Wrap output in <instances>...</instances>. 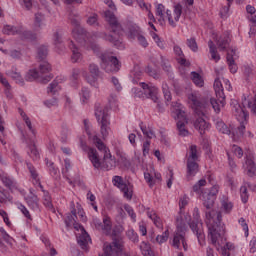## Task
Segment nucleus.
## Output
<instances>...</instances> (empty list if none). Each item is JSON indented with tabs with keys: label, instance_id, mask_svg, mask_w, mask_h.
<instances>
[{
	"label": "nucleus",
	"instance_id": "de8ad7c7",
	"mask_svg": "<svg viewBox=\"0 0 256 256\" xmlns=\"http://www.w3.org/2000/svg\"><path fill=\"white\" fill-rule=\"evenodd\" d=\"M108 103L112 109H117V107H119V105L117 104L118 103L117 94L111 93L108 98Z\"/></svg>",
	"mask_w": 256,
	"mask_h": 256
},
{
	"label": "nucleus",
	"instance_id": "79ce46f5",
	"mask_svg": "<svg viewBox=\"0 0 256 256\" xmlns=\"http://www.w3.org/2000/svg\"><path fill=\"white\" fill-rule=\"evenodd\" d=\"M19 113H20L23 121H25V124L27 125L29 131H31V133H33V135H35V130L33 129V126L31 124V119H29L27 117V114L23 110L19 109Z\"/></svg>",
	"mask_w": 256,
	"mask_h": 256
},
{
	"label": "nucleus",
	"instance_id": "423d86ee",
	"mask_svg": "<svg viewBox=\"0 0 256 256\" xmlns=\"http://www.w3.org/2000/svg\"><path fill=\"white\" fill-rule=\"evenodd\" d=\"M214 91L216 98H210V105L216 113L221 112V107H225V92L223 91V84L219 78L214 81Z\"/></svg>",
	"mask_w": 256,
	"mask_h": 256
},
{
	"label": "nucleus",
	"instance_id": "c85d7f7f",
	"mask_svg": "<svg viewBox=\"0 0 256 256\" xmlns=\"http://www.w3.org/2000/svg\"><path fill=\"white\" fill-rule=\"evenodd\" d=\"M2 33H4V35H21L23 31L19 27L5 25L4 28L2 29Z\"/></svg>",
	"mask_w": 256,
	"mask_h": 256
},
{
	"label": "nucleus",
	"instance_id": "6e6552de",
	"mask_svg": "<svg viewBox=\"0 0 256 256\" xmlns=\"http://www.w3.org/2000/svg\"><path fill=\"white\" fill-rule=\"evenodd\" d=\"M100 59L101 69L106 71V73H117L121 69V62L115 56L104 53L101 54Z\"/></svg>",
	"mask_w": 256,
	"mask_h": 256
},
{
	"label": "nucleus",
	"instance_id": "aec40b11",
	"mask_svg": "<svg viewBox=\"0 0 256 256\" xmlns=\"http://www.w3.org/2000/svg\"><path fill=\"white\" fill-rule=\"evenodd\" d=\"M89 72H90L92 78H87V81L90 85H95V83H97V79H99V75H101L99 66H97V64H90Z\"/></svg>",
	"mask_w": 256,
	"mask_h": 256
},
{
	"label": "nucleus",
	"instance_id": "1a4fd4ad",
	"mask_svg": "<svg viewBox=\"0 0 256 256\" xmlns=\"http://www.w3.org/2000/svg\"><path fill=\"white\" fill-rule=\"evenodd\" d=\"M193 217L196 222H191L189 227L192 232L196 234L199 245H203V243H205V230L203 229V222L199 221L201 214L197 207L194 208Z\"/></svg>",
	"mask_w": 256,
	"mask_h": 256
},
{
	"label": "nucleus",
	"instance_id": "4be33fe9",
	"mask_svg": "<svg viewBox=\"0 0 256 256\" xmlns=\"http://www.w3.org/2000/svg\"><path fill=\"white\" fill-rule=\"evenodd\" d=\"M25 201L27 205L34 211L39 209V197H37L36 194L33 193V189H30V194L25 198Z\"/></svg>",
	"mask_w": 256,
	"mask_h": 256
},
{
	"label": "nucleus",
	"instance_id": "5fc2aeb1",
	"mask_svg": "<svg viewBox=\"0 0 256 256\" xmlns=\"http://www.w3.org/2000/svg\"><path fill=\"white\" fill-rule=\"evenodd\" d=\"M59 89V82L54 80L52 83L49 84L47 93H52V95H55Z\"/></svg>",
	"mask_w": 256,
	"mask_h": 256
},
{
	"label": "nucleus",
	"instance_id": "f257e3e1",
	"mask_svg": "<svg viewBox=\"0 0 256 256\" xmlns=\"http://www.w3.org/2000/svg\"><path fill=\"white\" fill-rule=\"evenodd\" d=\"M217 193H219V186H213L209 192L202 193L203 207L207 209L205 211V223L208 227V233L211 237V243L217 247L219 239L225 237V224L221 221V212L213 210L215 200L217 199Z\"/></svg>",
	"mask_w": 256,
	"mask_h": 256
},
{
	"label": "nucleus",
	"instance_id": "4468645a",
	"mask_svg": "<svg viewBox=\"0 0 256 256\" xmlns=\"http://www.w3.org/2000/svg\"><path fill=\"white\" fill-rule=\"evenodd\" d=\"M183 13V6L181 4H176L174 6V12L171 13L170 10L166 11V15L168 17V23L171 27H177V22L181 19V15Z\"/></svg>",
	"mask_w": 256,
	"mask_h": 256
},
{
	"label": "nucleus",
	"instance_id": "c756f323",
	"mask_svg": "<svg viewBox=\"0 0 256 256\" xmlns=\"http://www.w3.org/2000/svg\"><path fill=\"white\" fill-rule=\"evenodd\" d=\"M233 55H235V50H231V53H227V63L230 72L237 73V64H235V59H233Z\"/></svg>",
	"mask_w": 256,
	"mask_h": 256
},
{
	"label": "nucleus",
	"instance_id": "864d4df0",
	"mask_svg": "<svg viewBox=\"0 0 256 256\" xmlns=\"http://www.w3.org/2000/svg\"><path fill=\"white\" fill-rule=\"evenodd\" d=\"M222 205V211L225 213H231V209H233V203H231L229 200H223L221 202Z\"/></svg>",
	"mask_w": 256,
	"mask_h": 256
},
{
	"label": "nucleus",
	"instance_id": "3c124183",
	"mask_svg": "<svg viewBox=\"0 0 256 256\" xmlns=\"http://www.w3.org/2000/svg\"><path fill=\"white\" fill-rule=\"evenodd\" d=\"M207 185V180L201 179L193 186L194 193H200L201 187H205Z\"/></svg>",
	"mask_w": 256,
	"mask_h": 256
},
{
	"label": "nucleus",
	"instance_id": "bb28decb",
	"mask_svg": "<svg viewBox=\"0 0 256 256\" xmlns=\"http://www.w3.org/2000/svg\"><path fill=\"white\" fill-rule=\"evenodd\" d=\"M187 221H185V218H183V214L180 213L176 217V231H179L180 233L187 232Z\"/></svg>",
	"mask_w": 256,
	"mask_h": 256
},
{
	"label": "nucleus",
	"instance_id": "39448f33",
	"mask_svg": "<svg viewBox=\"0 0 256 256\" xmlns=\"http://www.w3.org/2000/svg\"><path fill=\"white\" fill-rule=\"evenodd\" d=\"M173 110V118L178 119L177 129L178 133L181 137H187L189 135V130L185 128L187 125V115L185 111L181 109V105L179 103H172Z\"/></svg>",
	"mask_w": 256,
	"mask_h": 256
},
{
	"label": "nucleus",
	"instance_id": "f704fd0d",
	"mask_svg": "<svg viewBox=\"0 0 256 256\" xmlns=\"http://www.w3.org/2000/svg\"><path fill=\"white\" fill-rule=\"evenodd\" d=\"M50 72H51V64H49V62L44 61L39 64L38 73H40L42 77H46V75H49Z\"/></svg>",
	"mask_w": 256,
	"mask_h": 256
},
{
	"label": "nucleus",
	"instance_id": "ea45409f",
	"mask_svg": "<svg viewBox=\"0 0 256 256\" xmlns=\"http://www.w3.org/2000/svg\"><path fill=\"white\" fill-rule=\"evenodd\" d=\"M149 219L153 220V223L158 229H163V222L161 221V218L157 216L155 212H149L148 213Z\"/></svg>",
	"mask_w": 256,
	"mask_h": 256
},
{
	"label": "nucleus",
	"instance_id": "9d476101",
	"mask_svg": "<svg viewBox=\"0 0 256 256\" xmlns=\"http://www.w3.org/2000/svg\"><path fill=\"white\" fill-rule=\"evenodd\" d=\"M242 105L243 107H241V105L239 104H236L234 105V109L236 115H239V117L244 119L243 123H245L246 125L249 113L245 110V107H248V109H250V113H252V115H255L256 117V96L251 101H247V98H244V100L242 101Z\"/></svg>",
	"mask_w": 256,
	"mask_h": 256
},
{
	"label": "nucleus",
	"instance_id": "37998d69",
	"mask_svg": "<svg viewBox=\"0 0 256 256\" xmlns=\"http://www.w3.org/2000/svg\"><path fill=\"white\" fill-rule=\"evenodd\" d=\"M162 91H163L165 101L169 103V101H171L172 99V96H171V91L169 90V84H167V82L162 83Z\"/></svg>",
	"mask_w": 256,
	"mask_h": 256
},
{
	"label": "nucleus",
	"instance_id": "9b49d317",
	"mask_svg": "<svg viewBox=\"0 0 256 256\" xmlns=\"http://www.w3.org/2000/svg\"><path fill=\"white\" fill-rule=\"evenodd\" d=\"M95 117L101 125V135L102 137H107L109 135V119L107 114V108L100 105L95 107Z\"/></svg>",
	"mask_w": 256,
	"mask_h": 256
},
{
	"label": "nucleus",
	"instance_id": "09e8293b",
	"mask_svg": "<svg viewBox=\"0 0 256 256\" xmlns=\"http://www.w3.org/2000/svg\"><path fill=\"white\" fill-rule=\"evenodd\" d=\"M167 239H169V230H166L165 232L162 233V235H157L156 236V243H159V245L166 243Z\"/></svg>",
	"mask_w": 256,
	"mask_h": 256
},
{
	"label": "nucleus",
	"instance_id": "e433bc0d",
	"mask_svg": "<svg viewBox=\"0 0 256 256\" xmlns=\"http://www.w3.org/2000/svg\"><path fill=\"white\" fill-rule=\"evenodd\" d=\"M0 179H1L4 187H7V189H9L10 191H13V189L15 187V181L13 179H11L7 175L1 176Z\"/></svg>",
	"mask_w": 256,
	"mask_h": 256
},
{
	"label": "nucleus",
	"instance_id": "412c9836",
	"mask_svg": "<svg viewBox=\"0 0 256 256\" xmlns=\"http://www.w3.org/2000/svg\"><path fill=\"white\" fill-rule=\"evenodd\" d=\"M186 169H187V172H186L187 179H191V177H195V175L199 173V164L195 161L187 160Z\"/></svg>",
	"mask_w": 256,
	"mask_h": 256
},
{
	"label": "nucleus",
	"instance_id": "a18cd8bd",
	"mask_svg": "<svg viewBox=\"0 0 256 256\" xmlns=\"http://www.w3.org/2000/svg\"><path fill=\"white\" fill-rule=\"evenodd\" d=\"M26 165L32 179H34V181H39V174L37 173V169H35V166H33V164L29 162H26Z\"/></svg>",
	"mask_w": 256,
	"mask_h": 256
},
{
	"label": "nucleus",
	"instance_id": "7ed1b4c3",
	"mask_svg": "<svg viewBox=\"0 0 256 256\" xmlns=\"http://www.w3.org/2000/svg\"><path fill=\"white\" fill-rule=\"evenodd\" d=\"M104 17L110 25L111 33H114V34L107 35V33H100L99 37H101L105 41H109L110 43H113L114 47H118V48L121 47L120 37L121 35H123V27L121 26L119 21H117V17H115V14H113V12L109 10L105 11Z\"/></svg>",
	"mask_w": 256,
	"mask_h": 256
},
{
	"label": "nucleus",
	"instance_id": "7c9ffc66",
	"mask_svg": "<svg viewBox=\"0 0 256 256\" xmlns=\"http://www.w3.org/2000/svg\"><path fill=\"white\" fill-rule=\"evenodd\" d=\"M47 55H49V47L46 45H40L37 48V59L44 61V59H47Z\"/></svg>",
	"mask_w": 256,
	"mask_h": 256
},
{
	"label": "nucleus",
	"instance_id": "a211bd4d",
	"mask_svg": "<svg viewBox=\"0 0 256 256\" xmlns=\"http://www.w3.org/2000/svg\"><path fill=\"white\" fill-rule=\"evenodd\" d=\"M81 234L77 238V243L84 251H89V243H91V236L81 227Z\"/></svg>",
	"mask_w": 256,
	"mask_h": 256
},
{
	"label": "nucleus",
	"instance_id": "0e129e2a",
	"mask_svg": "<svg viewBox=\"0 0 256 256\" xmlns=\"http://www.w3.org/2000/svg\"><path fill=\"white\" fill-rule=\"evenodd\" d=\"M232 151H233L234 155H236V157H238V159H241V157H243V149H241V147L234 145L232 147Z\"/></svg>",
	"mask_w": 256,
	"mask_h": 256
},
{
	"label": "nucleus",
	"instance_id": "c9c22d12",
	"mask_svg": "<svg viewBox=\"0 0 256 256\" xmlns=\"http://www.w3.org/2000/svg\"><path fill=\"white\" fill-rule=\"evenodd\" d=\"M208 47L210 49L211 57L214 61H219L221 59V56L217 53V46H215V43H213V40L208 41Z\"/></svg>",
	"mask_w": 256,
	"mask_h": 256
},
{
	"label": "nucleus",
	"instance_id": "f03ea898",
	"mask_svg": "<svg viewBox=\"0 0 256 256\" xmlns=\"http://www.w3.org/2000/svg\"><path fill=\"white\" fill-rule=\"evenodd\" d=\"M92 141L97 147L98 151H101L104 154L103 160L101 161L97 149H90L88 153L89 161L92 163L94 169H101L102 171H111L112 169H115L117 162L115 161V158L111 155L109 148L105 146V143H103L101 138L97 137V135H94L92 137Z\"/></svg>",
	"mask_w": 256,
	"mask_h": 256
},
{
	"label": "nucleus",
	"instance_id": "e2e57ef3",
	"mask_svg": "<svg viewBox=\"0 0 256 256\" xmlns=\"http://www.w3.org/2000/svg\"><path fill=\"white\" fill-rule=\"evenodd\" d=\"M81 97H82V101L83 103H85V101L89 100L90 97V92L88 88L83 87L80 93Z\"/></svg>",
	"mask_w": 256,
	"mask_h": 256
},
{
	"label": "nucleus",
	"instance_id": "338daca9",
	"mask_svg": "<svg viewBox=\"0 0 256 256\" xmlns=\"http://www.w3.org/2000/svg\"><path fill=\"white\" fill-rule=\"evenodd\" d=\"M124 209L128 213V215L131 217V219H135L137 217V215L135 214V211L130 205L128 204L124 205Z\"/></svg>",
	"mask_w": 256,
	"mask_h": 256
},
{
	"label": "nucleus",
	"instance_id": "c03bdc74",
	"mask_svg": "<svg viewBox=\"0 0 256 256\" xmlns=\"http://www.w3.org/2000/svg\"><path fill=\"white\" fill-rule=\"evenodd\" d=\"M86 23L91 27H99V15L95 13L92 14L91 16L88 17Z\"/></svg>",
	"mask_w": 256,
	"mask_h": 256
},
{
	"label": "nucleus",
	"instance_id": "393cba45",
	"mask_svg": "<svg viewBox=\"0 0 256 256\" xmlns=\"http://www.w3.org/2000/svg\"><path fill=\"white\" fill-rule=\"evenodd\" d=\"M246 169L248 177H256V165L251 156L246 157Z\"/></svg>",
	"mask_w": 256,
	"mask_h": 256
},
{
	"label": "nucleus",
	"instance_id": "0eeeda50",
	"mask_svg": "<svg viewBox=\"0 0 256 256\" xmlns=\"http://www.w3.org/2000/svg\"><path fill=\"white\" fill-rule=\"evenodd\" d=\"M216 129L220 133H223V135L232 134L233 141H241V139H243V135H245V122H241L237 128L232 129L231 133V129L227 127V124L220 120L216 122Z\"/></svg>",
	"mask_w": 256,
	"mask_h": 256
},
{
	"label": "nucleus",
	"instance_id": "f3484780",
	"mask_svg": "<svg viewBox=\"0 0 256 256\" xmlns=\"http://www.w3.org/2000/svg\"><path fill=\"white\" fill-rule=\"evenodd\" d=\"M121 253L119 240L114 239L112 243L104 245V256H112Z\"/></svg>",
	"mask_w": 256,
	"mask_h": 256
},
{
	"label": "nucleus",
	"instance_id": "ddd939ff",
	"mask_svg": "<svg viewBox=\"0 0 256 256\" xmlns=\"http://www.w3.org/2000/svg\"><path fill=\"white\" fill-rule=\"evenodd\" d=\"M69 19H70V22H71V25H73L74 27L77 28V32L75 30H73V33H74V39L76 41H79L81 43V39L83 41H85V33H87L85 31V29L83 28H80V25H81V16H79V14L77 13H70L69 15Z\"/></svg>",
	"mask_w": 256,
	"mask_h": 256
},
{
	"label": "nucleus",
	"instance_id": "b1692460",
	"mask_svg": "<svg viewBox=\"0 0 256 256\" xmlns=\"http://www.w3.org/2000/svg\"><path fill=\"white\" fill-rule=\"evenodd\" d=\"M69 47L72 52V56H71L72 63H79V61L83 59V55L81 54V51L79 50V48H77V46L73 41L70 42Z\"/></svg>",
	"mask_w": 256,
	"mask_h": 256
},
{
	"label": "nucleus",
	"instance_id": "603ef678",
	"mask_svg": "<svg viewBox=\"0 0 256 256\" xmlns=\"http://www.w3.org/2000/svg\"><path fill=\"white\" fill-rule=\"evenodd\" d=\"M53 41H54V45H56V47H59V45L63 43V33L59 31L55 32L53 35Z\"/></svg>",
	"mask_w": 256,
	"mask_h": 256
},
{
	"label": "nucleus",
	"instance_id": "052dcab7",
	"mask_svg": "<svg viewBox=\"0 0 256 256\" xmlns=\"http://www.w3.org/2000/svg\"><path fill=\"white\" fill-rule=\"evenodd\" d=\"M141 131L143 135H145L148 139H153L155 137V132L153 130L148 129L147 127H141Z\"/></svg>",
	"mask_w": 256,
	"mask_h": 256
},
{
	"label": "nucleus",
	"instance_id": "2f4dec72",
	"mask_svg": "<svg viewBox=\"0 0 256 256\" xmlns=\"http://www.w3.org/2000/svg\"><path fill=\"white\" fill-rule=\"evenodd\" d=\"M28 155L33 159V161H37L39 159V151L37 150V146H35V142L31 141L30 144H28Z\"/></svg>",
	"mask_w": 256,
	"mask_h": 256
},
{
	"label": "nucleus",
	"instance_id": "a878e982",
	"mask_svg": "<svg viewBox=\"0 0 256 256\" xmlns=\"http://www.w3.org/2000/svg\"><path fill=\"white\" fill-rule=\"evenodd\" d=\"M143 33L141 30V27H139L137 24H131L128 27V38L129 39H137L138 36H140Z\"/></svg>",
	"mask_w": 256,
	"mask_h": 256
},
{
	"label": "nucleus",
	"instance_id": "8fccbe9b",
	"mask_svg": "<svg viewBox=\"0 0 256 256\" xmlns=\"http://www.w3.org/2000/svg\"><path fill=\"white\" fill-rule=\"evenodd\" d=\"M186 43L189 49H191V51H193L194 53H197V51L199 50V47L197 46V41L195 40V38L187 39Z\"/></svg>",
	"mask_w": 256,
	"mask_h": 256
},
{
	"label": "nucleus",
	"instance_id": "a19ab883",
	"mask_svg": "<svg viewBox=\"0 0 256 256\" xmlns=\"http://www.w3.org/2000/svg\"><path fill=\"white\" fill-rule=\"evenodd\" d=\"M140 249L142 251V255L144 256H155V254H153V250H151V245H149L147 242H142Z\"/></svg>",
	"mask_w": 256,
	"mask_h": 256
},
{
	"label": "nucleus",
	"instance_id": "dca6fc26",
	"mask_svg": "<svg viewBox=\"0 0 256 256\" xmlns=\"http://www.w3.org/2000/svg\"><path fill=\"white\" fill-rule=\"evenodd\" d=\"M112 183L115 187H118V189L122 191L126 199L131 200L133 198V192L129 191V187H127V184L123 182V177L114 176L112 179Z\"/></svg>",
	"mask_w": 256,
	"mask_h": 256
},
{
	"label": "nucleus",
	"instance_id": "cd10ccee",
	"mask_svg": "<svg viewBox=\"0 0 256 256\" xmlns=\"http://www.w3.org/2000/svg\"><path fill=\"white\" fill-rule=\"evenodd\" d=\"M43 21H45V14L38 12L34 16V31H41L43 29Z\"/></svg>",
	"mask_w": 256,
	"mask_h": 256
},
{
	"label": "nucleus",
	"instance_id": "20e7f679",
	"mask_svg": "<svg viewBox=\"0 0 256 256\" xmlns=\"http://www.w3.org/2000/svg\"><path fill=\"white\" fill-rule=\"evenodd\" d=\"M188 100L191 102L192 109L198 118L194 122L195 129L200 133V135H205L206 131H209L211 125L205 121V107L206 104H203L199 97L195 94H190Z\"/></svg>",
	"mask_w": 256,
	"mask_h": 256
},
{
	"label": "nucleus",
	"instance_id": "473e14b6",
	"mask_svg": "<svg viewBox=\"0 0 256 256\" xmlns=\"http://www.w3.org/2000/svg\"><path fill=\"white\" fill-rule=\"evenodd\" d=\"M173 49L175 56L179 57L178 63H180V65H187V59H185V54H183V50L181 49V47L175 45Z\"/></svg>",
	"mask_w": 256,
	"mask_h": 256
},
{
	"label": "nucleus",
	"instance_id": "4c0bfd02",
	"mask_svg": "<svg viewBox=\"0 0 256 256\" xmlns=\"http://www.w3.org/2000/svg\"><path fill=\"white\" fill-rule=\"evenodd\" d=\"M191 78L196 87H203V85H205V82L203 81V77H201V74L195 71L191 72Z\"/></svg>",
	"mask_w": 256,
	"mask_h": 256
},
{
	"label": "nucleus",
	"instance_id": "4d7b16f0",
	"mask_svg": "<svg viewBox=\"0 0 256 256\" xmlns=\"http://www.w3.org/2000/svg\"><path fill=\"white\" fill-rule=\"evenodd\" d=\"M18 209L21 211L24 217H26V219H29V221H33V218L31 217V214L29 213V210L27 209V207H25V205L20 204L18 206Z\"/></svg>",
	"mask_w": 256,
	"mask_h": 256
},
{
	"label": "nucleus",
	"instance_id": "69168bd1",
	"mask_svg": "<svg viewBox=\"0 0 256 256\" xmlns=\"http://www.w3.org/2000/svg\"><path fill=\"white\" fill-rule=\"evenodd\" d=\"M0 234H1V237H3V239L6 243H11V240L13 238H11V236L7 233V231H5L4 228H0Z\"/></svg>",
	"mask_w": 256,
	"mask_h": 256
},
{
	"label": "nucleus",
	"instance_id": "6ab92c4d",
	"mask_svg": "<svg viewBox=\"0 0 256 256\" xmlns=\"http://www.w3.org/2000/svg\"><path fill=\"white\" fill-rule=\"evenodd\" d=\"M95 227L100 231L109 233L111 231V219L109 217H104L103 221L96 219L94 220Z\"/></svg>",
	"mask_w": 256,
	"mask_h": 256
},
{
	"label": "nucleus",
	"instance_id": "774afa93",
	"mask_svg": "<svg viewBox=\"0 0 256 256\" xmlns=\"http://www.w3.org/2000/svg\"><path fill=\"white\" fill-rule=\"evenodd\" d=\"M75 216L68 214L66 219H65V225L66 227H71L75 223Z\"/></svg>",
	"mask_w": 256,
	"mask_h": 256
},
{
	"label": "nucleus",
	"instance_id": "6e6d98bb",
	"mask_svg": "<svg viewBox=\"0 0 256 256\" xmlns=\"http://www.w3.org/2000/svg\"><path fill=\"white\" fill-rule=\"evenodd\" d=\"M126 235H127L128 239H130V241H132L133 243L139 242V236L137 235L135 230H128L126 232Z\"/></svg>",
	"mask_w": 256,
	"mask_h": 256
},
{
	"label": "nucleus",
	"instance_id": "5701e85b",
	"mask_svg": "<svg viewBox=\"0 0 256 256\" xmlns=\"http://www.w3.org/2000/svg\"><path fill=\"white\" fill-rule=\"evenodd\" d=\"M185 233L186 232H180V230H176L174 233L173 241H172V247L175 249H181V243L185 241Z\"/></svg>",
	"mask_w": 256,
	"mask_h": 256
},
{
	"label": "nucleus",
	"instance_id": "58836bf2",
	"mask_svg": "<svg viewBox=\"0 0 256 256\" xmlns=\"http://www.w3.org/2000/svg\"><path fill=\"white\" fill-rule=\"evenodd\" d=\"M9 77L13 79L18 85H25V80H23V77H21V73L16 72V71H10L8 72Z\"/></svg>",
	"mask_w": 256,
	"mask_h": 256
},
{
	"label": "nucleus",
	"instance_id": "49530a36",
	"mask_svg": "<svg viewBox=\"0 0 256 256\" xmlns=\"http://www.w3.org/2000/svg\"><path fill=\"white\" fill-rule=\"evenodd\" d=\"M197 159H199V156L197 155V146L192 145V146H190V154H189V157L187 158V161L196 162Z\"/></svg>",
	"mask_w": 256,
	"mask_h": 256
},
{
	"label": "nucleus",
	"instance_id": "2eb2a0df",
	"mask_svg": "<svg viewBox=\"0 0 256 256\" xmlns=\"http://www.w3.org/2000/svg\"><path fill=\"white\" fill-rule=\"evenodd\" d=\"M25 79L27 81H35L37 79L39 83H43L45 85L53 79V75L42 76L40 75L39 71H37L36 69H32L28 71V73L25 76Z\"/></svg>",
	"mask_w": 256,
	"mask_h": 256
},
{
	"label": "nucleus",
	"instance_id": "72a5a7b5",
	"mask_svg": "<svg viewBox=\"0 0 256 256\" xmlns=\"http://www.w3.org/2000/svg\"><path fill=\"white\" fill-rule=\"evenodd\" d=\"M229 35H224L221 36L217 41V46L219 47L220 51H225V49H227V47L229 46Z\"/></svg>",
	"mask_w": 256,
	"mask_h": 256
},
{
	"label": "nucleus",
	"instance_id": "680f3d73",
	"mask_svg": "<svg viewBox=\"0 0 256 256\" xmlns=\"http://www.w3.org/2000/svg\"><path fill=\"white\" fill-rule=\"evenodd\" d=\"M146 73L154 79H159V74H157V70L153 69L151 66L146 67Z\"/></svg>",
	"mask_w": 256,
	"mask_h": 256
},
{
	"label": "nucleus",
	"instance_id": "bf43d9fd",
	"mask_svg": "<svg viewBox=\"0 0 256 256\" xmlns=\"http://www.w3.org/2000/svg\"><path fill=\"white\" fill-rule=\"evenodd\" d=\"M22 35L24 39H28L29 41H35L37 39V34L29 30L22 32Z\"/></svg>",
	"mask_w": 256,
	"mask_h": 256
},
{
	"label": "nucleus",
	"instance_id": "13d9d810",
	"mask_svg": "<svg viewBox=\"0 0 256 256\" xmlns=\"http://www.w3.org/2000/svg\"><path fill=\"white\" fill-rule=\"evenodd\" d=\"M136 39H137L139 45H140L141 47H143L144 49H147V47H149V42L147 41V38H145V37L143 36V33L140 34V35L138 36V38H136Z\"/></svg>",
	"mask_w": 256,
	"mask_h": 256
},
{
	"label": "nucleus",
	"instance_id": "f8f14e48",
	"mask_svg": "<svg viewBox=\"0 0 256 256\" xmlns=\"http://www.w3.org/2000/svg\"><path fill=\"white\" fill-rule=\"evenodd\" d=\"M140 87L143 89L144 95L147 99H151L154 103H157V109L163 113V104L159 103V89L155 86H149L145 82L140 83Z\"/></svg>",
	"mask_w": 256,
	"mask_h": 256
}]
</instances>
